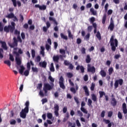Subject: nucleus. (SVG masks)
<instances>
[{
	"instance_id": "obj_1",
	"label": "nucleus",
	"mask_w": 127,
	"mask_h": 127,
	"mask_svg": "<svg viewBox=\"0 0 127 127\" xmlns=\"http://www.w3.org/2000/svg\"><path fill=\"white\" fill-rule=\"evenodd\" d=\"M15 30V23L11 22V25L5 26L4 27V31L6 33H13V31Z\"/></svg>"
},
{
	"instance_id": "obj_31",
	"label": "nucleus",
	"mask_w": 127,
	"mask_h": 127,
	"mask_svg": "<svg viewBox=\"0 0 127 127\" xmlns=\"http://www.w3.org/2000/svg\"><path fill=\"white\" fill-rule=\"evenodd\" d=\"M96 36L99 40H101L102 39V37L101 36V33H100V31H98L97 32V34L96 35Z\"/></svg>"
},
{
	"instance_id": "obj_53",
	"label": "nucleus",
	"mask_w": 127,
	"mask_h": 127,
	"mask_svg": "<svg viewBox=\"0 0 127 127\" xmlns=\"http://www.w3.org/2000/svg\"><path fill=\"white\" fill-rule=\"evenodd\" d=\"M93 29V26H89L87 27V30L89 32H91Z\"/></svg>"
},
{
	"instance_id": "obj_42",
	"label": "nucleus",
	"mask_w": 127,
	"mask_h": 127,
	"mask_svg": "<svg viewBox=\"0 0 127 127\" xmlns=\"http://www.w3.org/2000/svg\"><path fill=\"white\" fill-rule=\"evenodd\" d=\"M93 26L94 28V33L95 34V33H97V24L96 23H93Z\"/></svg>"
},
{
	"instance_id": "obj_29",
	"label": "nucleus",
	"mask_w": 127,
	"mask_h": 127,
	"mask_svg": "<svg viewBox=\"0 0 127 127\" xmlns=\"http://www.w3.org/2000/svg\"><path fill=\"white\" fill-rule=\"evenodd\" d=\"M50 70L51 72H54L55 71V68H54V64L53 63L51 64V67L50 68Z\"/></svg>"
},
{
	"instance_id": "obj_58",
	"label": "nucleus",
	"mask_w": 127,
	"mask_h": 127,
	"mask_svg": "<svg viewBox=\"0 0 127 127\" xmlns=\"http://www.w3.org/2000/svg\"><path fill=\"white\" fill-rule=\"evenodd\" d=\"M77 114L79 117H83V113L80 110L77 111Z\"/></svg>"
},
{
	"instance_id": "obj_55",
	"label": "nucleus",
	"mask_w": 127,
	"mask_h": 127,
	"mask_svg": "<svg viewBox=\"0 0 127 127\" xmlns=\"http://www.w3.org/2000/svg\"><path fill=\"white\" fill-rule=\"evenodd\" d=\"M88 105L89 107H90V106H92V103H93V101H92V100H91V99H88Z\"/></svg>"
},
{
	"instance_id": "obj_49",
	"label": "nucleus",
	"mask_w": 127,
	"mask_h": 127,
	"mask_svg": "<svg viewBox=\"0 0 127 127\" xmlns=\"http://www.w3.org/2000/svg\"><path fill=\"white\" fill-rule=\"evenodd\" d=\"M45 9H46V5H43L42 6H40V10H45Z\"/></svg>"
},
{
	"instance_id": "obj_34",
	"label": "nucleus",
	"mask_w": 127,
	"mask_h": 127,
	"mask_svg": "<svg viewBox=\"0 0 127 127\" xmlns=\"http://www.w3.org/2000/svg\"><path fill=\"white\" fill-rule=\"evenodd\" d=\"M90 12L92 13L93 15H97V11L95 10L94 8H90Z\"/></svg>"
},
{
	"instance_id": "obj_24",
	"label": "nucleus",
	"mask_w": 127,
	"mask_h": 127,
	"mask_svg": "<svg viewBox=\"0 0 127 127\" xmlns=\"http://www.w3.org/2000/svg\"><path fill=\"white\" fill-rule=\"evenodd\" d=\"M61 35V38H62V39H64V40H68V37L65 35H64V34L63 33H61L60 34Z\"/></svg>"
},
{
	"instance_id": "obj_11",
	"label": "nucleus",
	"mask_w": 127,
	"mask_h": 127,
	"mask_svg": "<svg viewBox=\"0 0 127 127\" xmlns=\"http://www.w3.org/2000/svg\"><path fill=\"white\" fill-rule=\"evenodd\" d=\"M43 88L46 89V90H48V91H50L53 89V87L50 85L49 83H44Z\"/></svg>"
},
{
	"instance_id": "obj_10",
	"label": "nucleus",
	"mask_w": 127,
	"mask_h": 127,
	"mask_svg": "<svg viewBox=\"0 0 127 127\" xmlns=\"http://www.w3.org/2000/svg\"><path fill=\"white\" fill-rule=\"evenodd\" d=\"M11 1L12 2L14 7H16V6H17V5H18V7H20V6H21V2H20V1H17V2H16V0H11Z\"/></svg>"
},
{
	"instance_id": "obj_62",
	"label": "nucleus",
	"mask_w": 127,
	"mask_h": 127,
	"mask_svg": "<svg viewBox=\"0 0 127 127\" xmlns=\"http://www.w3.org/2000/svg\"><path fill=\"white\" fill-rule=\"evenodd\" d=\"M70 91L73 93V94H76V89L73 87L70 88Z\"/></svg>"
},
{
	"instance_id": "obj_59",
	"label": "nucleus",
	"mask_w": 127,
	"mask_h": 127,
	"mask_svg": "<svg viewBox=\"0 0 127 127\" xmlns=\"http://www.w3.org/2000/svg\"><path fill=\"white\" fill-rule=\"evenodd\" d=\"M76 126L77 127H81V123H80V121H79V120H77L76 121Z\"/></svg>"
},
{
	"instance_id": "obj_12",
	"label": "nucleus",
	"mask_w": 127,
	"mask_h": 127,
	"mask_svg": "<svg viewBox=\"0 0 127 127\" xmlns=\"http://www.w3.org/2000/svg\"><path fill=\"white\" fill-rule=\"evenodd\" d=\"M76 70H77V71H79V70H80L81 73H84L85 72V68L84 67V66L80 65H78L76 67Z\"/></svg>"
},
{
	"instance_id": "obj_3",
	"label": "nucleus",
	"mask_w": 127,
	"mask_h": 127,
	"mask_svg": "<svg viewBox=\"0 0 127 127\" xmlns=\"http://www.w3.org/2000/svg\"><path fill=\"white\" fill-rule=\"evenodd\" d=\"M110 45L111 46V50L113 52L116 51L117 49L116 47H118V40L117 39H114V36H112L110 38Z\"/></svg>"
},
{
	"instance_id": "obj_5",
	"label": "nucleus",
	"mask_w": 127,
	"mask_h": 127,
	"mask_svg": "<svg viewBox=\"0 0 127 127\" xmlns=\"http://www.w3.org/2000/svg\"><path fill=\"white\" fill-rule=\"evenodd\" d=\"M60 87L63 90H65L66 87L65 86V85L64 84V78H63V76H61L59 79V81Z\"/></svg>"
},
{
	"instance_id": "obj_33",
	"label": "nucleus",
	"mask_w": 127,
	"mask_h": 127,
	"mask_svg": "<svg viewBox=\"0 0 127 127\" xmlns=\"http://www.w3.org/2000/svg\"><path fill=\"white\" fill-rule=\"evenodd\" d=\"M73 76H74V74H73V73H72L71 72L66 73V76L69 79H71V78H72L73 77Z\"/></svg>"
},
{
	"instance_id": "obj_41",
	"label": "nucleus",
	"mask_w": 127,
	"mask_h": 127,
	"mask_svg": "<svg viewBox=\"0 0 127 127\" xmlns=\"http://www.w3.org/2000/svg\"><path fill=\"white\" fill-rule=\"evenodd\" d=\"M60 53L62 55H65L66 54V51L63 49H60Z\"/></svg>"
},
{
	"instance_id": "obj_19",
	"label": "nucleus",
	"mask_w": 127,
	"mask_h": 127,
	"mask_svg": "<svg viewBox=\"0 0 127 127\" xmlns=\"http://www.w3.org/2000/svg\"><path fill=\"white\" fill-rule=\"evenodd\" d=\"M1 44V47L4 50H7V46H6V43L5 42L0 41Z\"/></svg>"
},
{
	"instance_id": "obj_39",
	"label": "nucleus",
	"mask_w": 127,
	"mask_h": 127,
	"mask_svg": "<svg viewBox=\"0 0 127 127\" xmlns=\"http://www.w3.org/2000/svg\"><path fill=\"white\" fill-rule=\"evenodd\" d=\"M9 59L12 62H13L14 61V58L13 57V56L11 54H9Z\"/></svg>"
},
{
	"instance_id": "obj_35",
	"label": "nucleus",
	"mask_w": 127,
	"mask_h": 127,
	"mask_svg": "<svg viewBox=\"0 0 127 127\" xmlns=\"http://www.w3.org/2000/svg\"><path fill=\"white\" fill-rule=\"evenodd\" d=\"M99 93L100 94L99 98H100V99L101 98H103V96H106V93H105V92H104V91H99Z\"/></svg>"
},
{
	"instance_id": "obj_50",
	"label": "nucleus",
	"mask_w": 127,
	"mask_h": 127,
	"mask_svg": "<svg viewBox=\"0 0 127 127\" xmlns=\"http://www.w3.org/2000/svg\"><path fill=\"white\" fill-rule=\"evenodd\" d=\"M50 75L49 76V79L50 80L51 82H54V78H52V76H51V73L49 72Z\"/></svg>"
},
{
	"instance_id": "obj_25",
	"label": "nucleus",
	"mask_w": 127,
	"mask_h": 127,
	"mask_svg": "<svg viewBox=\"0 0 127 127\" xmlns=\"http://www.w3.org/2000/svg\"><path fill=\"white\" fill-rule=\"evenodd\" d=\"M100 74L102 77H106V76H107V72L104 70H101L100 72Z\"/></svg>"
},
{
	"instance_id": "obj_57",
	"label": "nucleus",
	"mask_w": 127,
	"mask_h": 127,
	"mask_svg": "<svg viewBox=\"0 0 127 127\" xmlns=\"http://www.w3.org/2000/svg\"><path fill=\"white\" fill-rule=\"evenodd\" d=\"M32 58H34L35 57V51L34 50H32Z\"/></svg>"
},
{
	"instance_id": "obj_36",
	"label": "nucleus",
	"mask_w": 127,
	"mask_h": 127,
	"mask_svg": "<svg viewBox=\"0 0 127 127\" xmlns=\"http://www.w3.org/2000/svg\"><path fill=\"white\" fill-rule=\"evenodd\" d=\"M22 112L26 114H28V112H29V108L28 107H25L24 109L22 110Z\"/></svg>"
},
{
	"instance_id": "obj_8",
	"label": "nucleus",
	"mask_w": 127,
	"mask_h": 127,
	"mask_svg": "<svg viewBox=\"0 0 127 127\" xmlns=\"http://www.w3.org/2000/svg\"><path fill=\"white\" fill-rule=\"evenodd\" d=\"M9 46L11 48H14V47H17V40L16 37L13 38V43L9 44Z\"/></svg>"
},
{
	"instance_id": "obj_23",
	"label": "nucleus",
	"mask_w": 127,
	"mask_h": 127,
	"mask_svg": "<svg viewBox=\"0 0 127 127\" xmlns=\"http://www.w3.org/2000/svg\"><path fill=\"white\" fill-rule=\"evenodd\" d=\"M20 117L22 119H25L26 118V113L23 112L22 111L20 113Z\"/></svg>"
},
{
	"instance_id": "obj_9",
	"label": "nucleus",
	"mask_w": 127,
	"mask_h": 127,
	"mask_svg": "<svg viewBox=\"0 0 127 127\" xmlns=\"http://www.w3.org/2000/svg\"><path fill=\"white\" fill-rule=\"evenodd\" d=\"M108 28L110 29L111 31H113L115 28V24H114V20H113V18H111L110 24L108 27Z\"/></svg>"
},
{
	"instance_id": "obj_54",
	"label": "nucleus",
	"mask_w": 127,
	"mask_h": 127,
	"mask_svg": "<svg viewBox=\"0 0 127 127\" xmlns=\"http://www.w3.org/2000/svg\"><path fill=\"white\" fill-rule=\"evenodd\" d=\"M83 79L85 82H87L88 80H89V78L88 77V74H85L83 77Z\"/></svg>"
},
{
	"instance_id": "obj_32",
	"label": "nucleus",
	"mask_w": 127,
	"mask_h": 127,
	"mask_svg": "<svg viewBox=\"0 0 127 127\" xmlns=\"http://www.w3.org/2000/svg\"><path fill=\"white\" fill-rule=\"evenodd\" d=\"M3 58V50L2 48H0V59Z\"/></svg>"
},
{
	"instance_id": "obj_38",
	"label": "nucleus",
	"mask_w": 127,
	"mask_h": 127,
	"mask_svg": "<svg viewBox=\"0 0 127 127\" xmlns=\"http://www.w3.org/2000/svg\"><path fill=\"white\" fill-rule=\"evenodd\" d=\"M95 20H96V19L94 17H91V18H89V21L90 23L92 24V25L93 24H94V23H94Z\"/></svg>"
},
{
	"instance_id": "obj_52",
	"label": "nucleus",
	"mask_w": 127,
	"mask_h": 127,
	"mask_svg": "<svg viewBox=\"0 0 127 127\" xmlns=\"http://www.w3.org/2000/svg\"><path fill=\"white\" fill-rule=\"evenodd\" d=\"M55 111H59V106L58 104L55 105Z\"/></svg>"
},
{
	"instance_id": "obj_64",
	"label": "nucleus",
	"mask_w": 127,
	"mask_h": 127,
	"mask_svg": "<svg viewBox=\"0 0 127 127\" xmlns=\"http://www.w3.org/2000/svg\"><path fill=\"white\" fill-rule=\"evenodd\" d=\"M120 57H121V55L117 54V55H115L114 58H115V59H119V58H120Z\"/></svg>"
},
{
	"instance_id": "obj_60",
	"label": "nucleus",
	"mask_w": 127,
	"mask_h": 127,
	"mask_svg": "<svg viewBox=\"0 0 127 127\" xmlns=\"http://www.w3.org/2000/svg\"><path fill=\"white\" fill-rule=\"evenodd\" d=\"M81 53L82 54H86V49L85 48L83 47L81 49Z\"/></svg>"
},
{
	"instance_id": "obj_2",
	"label": "nucleus",
	"mask_w": 127,
	"mask_h": 127,
	"mask_svg": "<svg viewBox=\"0 0 127 127\" xmlns=\"http://www.w3.org/2000/svg\"><path fill=\"white\" fill-rule=\"evenodd\" d=\"M23 52L21 50V49H19L18 52L16 51H13L12 54L14 55H16L15 57V61L16 62L17 65H21V60H20V58H19V56H20V54H22Z\"/></svg>"
},
{
	"instance_id": "obj_40",
	"label": "nucleus",
	"mask_w": 127,
	"mask_h": 127,
	"mask_svg": "<svg viewBox=\"0 0 127 127\" xmlns=\"http://www.w3.org/2000/svg\"><path fill=\"white\" fill-rule=\"evenodd\" d=\"M113 72H114V68L113 67H110L108 69L109 75H112L113 74Z\"/></svg>"
},
{
	"instance_id": "obj_30",
	"label": "nucleus",
	"mask_w": 127,
	"mask_h": 127,
	"mask_svg": "<svg viewBox=\"0 0 127 127\" xmlns=\"http://www.w3.org/2000/svg\"><path fill=\"white\" fill-rule=\"evenodd\" d=\"M91 99L93 102H97V96L96 95L94 94H91Z\"/></svg>"
},
{
	"instance_id": "obj_18",
	"label": "nucleus",
	"mask_w": 127,
	"mask_h": 127,
	"mask_svg": "<svg viewBox=\"0 0 127 127\" xmlns=\"http://www.w3.org/2000/svg\"><path fill=\"white\" fill-rule=\"evenodd\" d=\"M40 67H42L43 68H46V66H47V63L46 62L44 61L43 62H40L39 64Z\"/></svg>"
},
{
	"instance_id": "obj_46",
	"label": "nucleus",
	"mask_w": 127,
	"mask_h": 127,
	"mask_svg": "<svg viewBox=\"0 0 127 127\" xmlns=\"http://www.w3.org/2000/svg\"><path fill=\"white\" fill-rule=\"evenodd\" d=\"M95 87H96V85L93 82L91 83V86L90 87L91 91H94L95 90Z\"/></svg>"
},
{
	"instance_id": "obj_7",
	"label": "nucleus",
	"mask_w": 127,
	"mask_h": 127,
	"mask_svg": "<svg viewBox=\"0 0 127 127\" xmlns=\"http://www.w3.org/2000/svg\"><path fill=\"white\" fill-rule=\"evenodd\" d=\"M87 66V71L90 72L91 73H92V74H94V73L96 72V68H95V66H91V65L89 64Z\"/></svg>"
},
{
	"instance_id": "obj_61",
	"label": "nucleus",
	"mask_w": 127,
	"mask_h": 127,
	"mask_svg": "<svg viewBox=\"0 0 127 127\" xmlns=\"http://www.w3.org/2000/svg\"><path fill=\"white\" fill-rule=\"evenodd\" d=\"M10 125H15L16 121L15 120H12L10 122Z\"/></svg>"
},
{
	"instance_id": "obj_44",
	"label": "nucleus",
	"mask_w": 127,
	"mask_h": 127,
	"mask_svg": "<svg viewBox=\"0 0 127 127\" xmlns=\"http://www.w3.org/2000/svg\"><path fill=\"white\" fill-rule=\"evenodd\" d=\"M29 71H30V70H29V69H26V70L24 72V76H25L26 77H27V76H28V75H29Z\"/></svg>"
},
{
	"instance_id": "obj_47",
	"label": "nucleus",
	"mask_w": 127,
	"mask_h": 127,
	"mask_svg": "<svg viewBox=\"0 0 127 127\" xmlns=\"http://www.w3.org/2000/svg\"><path fill=\"white\" fill-rule=\"evenodd\" d=\"M74 100L75 103H76L77 105H79V104H80V102L79 101V98H78V97L74 96Z\"/></svg>"
},
{
	"instance_id": "obj_16",
	"label": "nucleus",
	"mask_w": 127,
	"mask_h": 127,
	"mask_svg": "<svg viewBox=\"0 0 127 127\" xmlns=\"http://www.w3.org/2000/svg\"><path fill=\"white\" fill-rule=\"evenodd\" d=\"M83 89L84 90L85 95H86L87 97L90 96V93H89L88 87H87V86H83Z\"/></svg>"
},
{
	"instance_id": "obj_28",
	"label": "nucleus",
	"mask_w": 127,
	"mask_h": 127,
	"mask_svg": "<svg viewBox=\"0 0 127 127\" xmlns=\"http://www.w3.org/2000/svg\"><path fill=\"white\" fill-rule=\"evenodd\" d=\"M107 19V14H104L102 18V23L105 24L106 23V20Z\"/></svg>"
},
{
	"instance_id": "obj_20",
	"label": "nucleus",
	"mask_w": 127,
	"mask_h": 127,
	"mask_svg": "<svg viewBox=\"0 0 127 127\" xmlns=\"http://www.w3.org/2000/svg\"><path fill=\"white\" fill-rule=\"evenodd\" d=\"M19 66H20V69H19V73L21 74V75H23V71H24V70H25V67H24L23 65H19Z\"/></svg>"
},
{
	"instance_id": "obj_4",
	"label": "nucleus",
	"mask_w": 127,
	"mask_h": 127,
	"mask_svg": "<svg viewBox=\"0 0 127 127\" xmlns=\"http://www.w3.org/2000/svg\"><path fill=\"white\" fill-rule=\"evenodd\" d=\"M123 84H124V80L123 79H119L116 80L114 83V88L118 89V88L119 87V84L120 86H122Z\"/></svg>"
},
{
	"instance_id": "obj_51",
	"label": "nucleus",
	"mask_w": 127,
	"mask_h": 127,
	"mask_svg": "<svg viewBox=\"0 0 127 127\" xmlns=\"http://www.w3.org/2000/svg\"><path fill=\"white\" fill-rule=\"evenodd\" d=\"M19 17H20L19 21H21V22H23V20H24V18L23 17V15H21V14H20Z\"/></svg>"
},
{
	"instance_id": "obj_13",
	"label": "nucleus",
	"mask_w": 127,
	"mask_h": 127,
	"mask_svg": "<svg viewBox=\"0 0 127 127\" xmlns=\"http://www.w3.org/2000/svg\"><path fill=\"white\" fill-rule=\"evenodd\" d=\"M122 110L123 112V114L124 115L127 114V104L126 103H124L122 105Z\"/></svg>"
},
{
	"instance_id": "obj_63",
	"label": "nucleus",
	"mask_w": 127,
	"mask_h": 127,
	"mask_svg": "<svg viewBox=\"0 0 127 127\" xmlns=\"http://www.w3.org/2000/svg\"><path fill=\"white\" fill-rule=\"evenodd\" d=\"M113 116V112L110 111L108 112V117L109 118H111V117Z\"/></svg>"
},
{
	"instance_id": "obj_26",
	"label": "nucleus",
	"mask_w": 127,
	"mask_h": 127,
	"mask_svg": "<svg viewBox=\"0 0 127 127\" xmlns=\"http://www.w3.org/2000/svg\"><path fill=\"white\" fill-rule=\"evenodd\" d=\"M67 33H68L69 38L71 39H73V35L72 34V33L71 32V30H70V29L67 30Z\"/></svg>"
},
{
	"instance_id": "obj_14",
	"label": "nucleus",
	"mask_w": 127,
	"mask_h": 127,
	"mask_svg": "<svg viewBox=\"0 0 127 127\" xmlns=\"http://www.w3.org/2000/svg\"><path fill=\"white\" fill-rule=\"evenodd\" d=\"M34 66V64L32 62V61H30V62L27 63V68L28 70H30L31 69V65Z\"/></svg>"
},
{
	"instance_id": "obj_45",
	"label": "nucleus",
	"mask_w": 127,
	"mask_h": 127,
	"mask_svg": "<svg viewBox=\"0 0 127 127\" xmlns=\"http://www.w3.org/2000/svg\"><path fill=\"white\" fill-rule=\"evenodd\" d=\"M118 117L119 120H123V114L120 111L118 112Z\"/></svg>"
},
{
	"instance_id": "obj_56",
	"label": "nucleus",
	"mask_w": 127,
	"mask_h": 127,
	"mask_svg": "<svg viewBox=\"0 0 127 127\" xmlns=\"http://www.w3.org/2000/svg\"><path fill=\"white\" fill-rule=\"evenodd\" d=\"M81 43H82V40H81V39L80 38H77L76 40L77 44H81Z\"/></svg>"
},
{
	"instance_id": "obj_17",
	"label": "nucleus",
	"mask_w": 127,
	"mask_h": 127,
	"mask_svg": "<svg viewBox=\"0 0 127 127\" xmlns=\"http://www.w3.org/2000/svg\"><path fill=\"white\" fill-rule=\"evenodd\" d=\"M53 60L54 62H56V63H58L59 62L60 58L59 55L54 56L53 57Z\"/></svg>"
},
{
	"instance_id": "obj_27",
	"label": "nucleus",
	"mask_w": 127,
	"mask_h": 127,
	"mask_svg": "<svg viewBox=\"0 0 127 127\" xmlns=\"http://www.w3.org/2000/svg\"><path fill=\"white\" fill-rule=\"evenodd\" d=\"M14 17V14H13V13H10L7 15L5 16V17H6L7 18H13Z\"/></svg>"
},
{
	"instance_id": "obj_48",
	"label": "nucleus",
	"mask_w": 127,
	"mask_h": 127,
	"mask_svg": "<svg viewBox=\"0 0 127 127\" xmlns=\"http://www.w3.org/2000/svg\"><path fill=\"white\" fill-rule=\"evenodd\" d=\"M47 118L48 119H49V120H51V119L53 118V115H52V113H47Z\"/></svg>"
},
{
	"instance_id": "obj_21",
	"label": "nucleus",
	"mask_w": 127,
	"mask_h": 127,
	"mask_svg": "<svg viewBox=\"0 0 127 127\" xmlns=\"http://www.w3.org/2000/svg\"><path fill=\"white\" fill-rule=\"evenodd\" d=\"M91 60H92V59H91L90 55H87L86 58L85 59L86 63L87 64L91 63Z\"/></svg>"
},
{
	"instance_id": "obj_43",
	"label": "nucleus",
	"mask_w": 127,
	"mask_h": 127,
	"mask_svg": "<svg viewBox=\"0 0 127 127\" xmlns=\"http://www.w3.org/2000/svg\"><path fill=\"white\" fill-rule=\"evenodd\" d=\"M80 110H81V112H83L84 113V114H88V111H87V110L86 109H85V108L81 107Z\"/></svg>"
},
{
	"instance_id": "obj_37",
	"label": "nucleus",
	"mask_w": 127,
	"mask_h": 127,
	"mask_svg": "<svg viewBox=\"0 0 127 127\" xmlns=\"http://www.w3.org/2000/svg\"><path fill=\"white\" fill-rule=\"evenodd\" d=\"M4 64H6V65H8L9 67H10L11 65V63L10 62L9 60H7L4 61Z\"/></svg>"
},
{
	"instance_id": "obj_22",
	"label": "nucleus",
	"mask_w": 127,
	"mask_h": 127,
	"mask_svg": "<svg viewBox=\"0 0 127 127\" xmlns=\"http://www.w3.org/2000/svg\"><path fill=\"white\" fill-rule=\"evenodd\" d=\"M111 105H112L113 107H116V106H117V100H116V98H112L111 101Z\"/></svg>"
},
{
	"instance_id": "obj_15",
	"label": "nucleus",
	"mask_w": 127,
	"mask_h": 127,
	"mask_svg": "<svg viewBox=\"0 0 127 127\" xmlns=\"http://www.w3.org/2000/svg\"><path fill=\"white\" fill-rule=\"evenodd\" d=\"M103 122L106 124V125H108V127H112V123H111L110 120L104 119Z\"/></svg>"
},
{
	"instance_id": "obj_6",
	"label": "nucleus",
	"mask_w": 127,
	"mask_h": 127,
	"mask_svg": "<svg viewBox=\"0 0 127 127\" xmlns=\"http://www.w3.org/2000/svg\"><path fill=\"white\" fill-rule=\"evenodd\" d=\"M64 64L65 66H68V69H69V70H73L74 69V65L67 60L64 61Z\"/></svg>"
}]
</instances>
